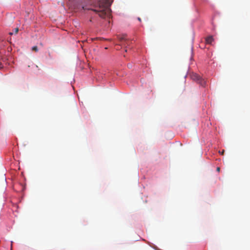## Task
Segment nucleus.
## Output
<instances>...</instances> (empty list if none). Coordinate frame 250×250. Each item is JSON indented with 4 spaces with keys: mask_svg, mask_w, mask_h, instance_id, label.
I'll list each match as a JSON object with an SVG mask.
<instances>
[{
    "mask_svg": "<svg viewBox=\"0 0 250 250\" xmlns=\"http://www.w3.org/2000/svg\"><path fill=\"white\" fill-rule=\"evenodd\" d=\"M19 31V29L18 28H16L15 29V33L17 34Z\"/></svg>",
    "mask_w": 250,
    "mask_h": 250,
    "instance_id": "423d86ee",
    "label": "nucleus"
},
{
    "mask_svg": "<svg viewBox=\"0 0 250 250\" xmlns=\"http://www.w3.org/2000/svg\"><path fill=\"white\" fill-rule=\"evenodd\" d=\"M32 50L34 51H35V52H38V47L37 46H33L32 48Z\"/></svg>",
    "mask_w": 250,
    "mask_h": 250,
    "instance_id": "20e7f679",
    "label": "nucleus"
},
{
    "mask_svg": "<svg viewBox=\"0 0 250 250\" xmlns=\"http://www.w3.org/2000/svg\"><path fill=\"white\" fill-rule=\"evenodd\" d=\"M83 9H85L84 7H83Z\"/></svg>",
    "mask_w": 250,
    "mask_h": 250,
    "instance_id": "f8f14e48",
    "label": "nucleus"
},
{
    "mask_svg": "<svg viewBox=\"0 0 250 250\" xmlns=\"http://www.w3.org/2000/svg\"><path fill=\"white\" fill-rule=\"evenodd\" d=\"M36 67L37 68H38V66L37 65H36Z\"/></svg>",
    "mask_w": 250,
    "mask_h": 250,
    "instance_id": "9b49d317",
    "label": "nucleus"
},
{
    "mask_svg": "<svg viewBox=\"0 0 250 250\" xmlns=\"http://www.w3.org/2000/svg\"><path fill=\"white\" fill-rule=\"evenodd\" d=\"M113 0H95L93 2V9L92 10L98 13L102 18H108L111 17V9L110 6Z\"/></svg>",
    "mask_w": 250,
    "mask_h": 250,
    "instance_id": "f257e3e1",
    "label": "nucleus"
},
{
    "mask_svg": "<svg viewBox=\"0 0 250 250\" xmlns=\"http://www.w3.org/2000/svg\"><path fill=\"white\" fill-rule=\"evenodd\" d=\"M219 152L221 155H223L224 154V150H223L222 151H219Z\"/></svg>",
    "mask_w": 250,
    "mask_h": 250,
    "instance_id": "39448f33",
    "label": "nucleus"
},
{
    "mask_svg": "<svg viewBox=\"0 0 250 250\" xmlns=\"http://www.w3.org/2000/svg\"><path fill=\"white\" fill-rule=\"evenodd\" d=\"M190 77L193 81H195L201 86H205L206 81L203 79L198 74L195 73H191L190 74Z\"/></svg>",
    "mask_w": 250,
    "mask_h": 250,
    "instance_id": "f03ea898",
    "label": "nucleus"
},
{
    "mask_svg": "<svg viewBox=\"0 0 250 250\" xmlns=\"http://www.w3.org/2000/svg\"><path fill=\"white\" fill-rule=\"evenodd\" d=\"M3 67L2 64L0 62V69H2Z\"/></svg>",
    "mask_w": 250,
    "mask_h": 250,
    "instance_id": "0eeeda50",
    "label": "nucleus"
},
{
    "mask_svg": "<svg viewBox=\"0 0 250 250\" xmlns=\"http://www.w3.org/2000/svg\"><path fill=\"white\" fill-rule=\"evenodd\" d=\"M216 170L218 172H219L220 171V168L219 167H217V168H216Z\"/></svg>",
    "mask_w": 250,
    "mask_h": 250,
    "instance_id": "6e6552de",
    "label": "nucleus"
},
{
    "mask_svg": "<svg viewBox=\"0 0 250 250\" xmlns=\"http://www.w3.org/2000/svg\"><path fill=\"white\" fill-rule=\"evenodd\" d=\"M138 20L139 21H141V18H138Z\"/></svg>",
    "mask_w": 250,
    "mask_h": 250,
    "instance_id": "1a4fd4ad",
    "label": "nucleus"
},
{
    "mask_svg": "<svg viewBox=\"0 0 250 250\" xmlns=\"http://www.w3.org/2000/svg\"><path fill=\"white\" fill-rule=\"evenodd\" d=\"M10 35H12L13 34V33H9Z\"/></svg>",
    "mask_w": 250,
    "mask_h": 250,
    "instance_id": "9d476101",
    "label": "nucleus"
},
{
    "mask_svg": "<svg viewBox=\"0 0 250 250\" xmlns=\"http://www.w3.org/2000/svg\"><path fill=\"white\" fill-rule=\"evenodd\" d=\"M214 39L212 36H209L206 38V42L208 44H211Z\"/></svg>",
    "mask_w": 250,
    "mask_h": 250,
    "instance_id": "7ed1b4c3",
    "label": "nucleus"
}]
</instances>
